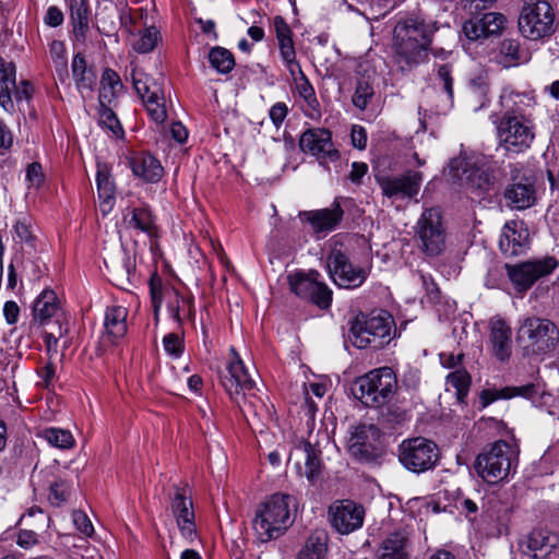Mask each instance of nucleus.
<instances>
[{
  "instance_id": "nucleus-52",
  "label": "nucleus",
  "mask_w": 559,
  "mask_h": 559,
  "mask_svg": "<svg viewBox=\"0 0 559 559\" xmlns=\"http://www.w3.org/2000/svg\"><path fill=\"white\" fill-rule=\"evenodd\" d=\"M372 96L373 88L371 84L367 80H359L356 84L353 104L358 109L364 110L367 108Z\"/></svg>"
},
{
  "instance_id": "nucleus-24",
  "label": "nucleus",
  "mask_w": 559,
  "mask_h": 559,
  "mask_svg": "<svg viewBox=\"0 0 559 559\" xmlns=\"http://www.w3.org/2000/svg\"><path fill=\"white\" fill-rule=\"evenodd\" d=\"M506 23L507 19L502 13L488 12L480 17L465 22L463 31L468 39L477 40L500 33L504 28Z\"/></svg>"
},
{
  "instance_id": "nucleus-47",
  "label": "nucleus",
  "mask_w": 559,
  "mask_h": 559,
  "mask_svg": "<svg viewBox=\"0 0 559 559\" xmlns=\"http://www.w3.org/2000/svg\"><path fill=\"white\" fill-rule=\"evenodd\" d=\"M209 61L211 66L222 74L229 73L235 67L233 53L223 47H214L210 50Z\"/></svg>"
},
{
  "instance_id": "nucleus-4",
  "label": "nucleus",
  "mask_w": 559,
  "mask_h": 559,
  "mask_svg": "<svg viewBox=\"0 0 559 559\" xmlns=\"http://www.w3.org/2000/svg\"><path fill=\"white\" fill-rule=\"evenodd\" d=\"M295 498L275 493L257 510L253 527L261 542L277 538L292 524L290 511Z\"/></svg>"
},
{
  "instance_id": "nucleus-29",
  "label": "nucleus",
  "mask_w": 559,
  "mask_h": 559,
  "mask_svg": "<svg viewBox=\"0 0 559 559\" xmlns=\"http://www.w3.org/2000/svg\"><path fill=\"white\" fill-rule=\"evenodd\" d=\"M128 310L122 306H110L106 308L104 317V337L109 343H116L127 334Z\"/></svg>"
},
{
  "instance_id": "nucleus-32",
  "label": "nucleus",
  "mask_w": 559,
  "mask_h": 559,
  "mask_svg": "<svg viewBox=\"0 0 559 559\" xmlns=\"http://www.w3.org/2000/svg\"><path fill=\"white\" fill-rule=\"evenodd\" d=\"M493 60L503 68L515 67L527 60L526 52L521 49L520 41L513 38H506L493 52Z\"/></svg>"
},
{
  "instance_id": "nucleus-31",
  "label": "nucleus",
  "mask_w": 559,
  "mask_h": 559,
  "mask_svg": "<svg viewBox=\"0 0 559 559\" xmlns=\"http://www.w3.org/2000/svg\"><path fill=\"white\" fill-rule=\"evenodd\" d=\"M72 33L78 41L86 38L90 29V8L87 0H67Z\"/></svg>"
},
{
  "instance_id": "nucleus-61",
  "label": "nucleus",
  "mask_w": 559,
  "mask_h": 559,
  "mask_svg": "<svg viewBox=\"0 0 559 559\" xmlns=\"http://www.w3.org/2000/svg\"><path fill=\"white\" fill-rule=\"evenodd\" d=\"M150 293L152 297V305L154 308L155 318L158 317V311L162 307V283L158 277H152L150 281Z\"/></svg>"
},
{
  "instance_id": "nucleus-63",
  "label": "nucleus",
  "mask_w": 559,
  "mask_h": 559,
  "mask_svg": "<svg viewBox=\"0 0 559 559\" xmlns=\"http://www.w3.org/2000/svg\"><path fill=\"white\" fill-rule=\"evenodd\" d=\"M288 114V108L285 103L278 102L274 104L269 112L270 119L275 127H280Z\"/></svg>"
},
{
  "instance_id": "nucleus-35",
  "label": "nucleus",
  "mask_w": 559,
  "mask_h": 559,
  "mask_svg": "<svg viewBox=\"0 0 559 559\" xmlns=\"http://www.w3.org/2000/svg\"><path fill=\"white\" fill-rule=\"evenodd\" d=\"M96 185L100 199V210L106 214L112 209L116 188L109 168L105 164L97 165Z\"/></svg>"
},
{
  "instance_id": "nucleus-39",
  "label": "nucleus",
  "mask_w": 559,
  "mask_h": 559,
  "mask_svg": "<svg viewBox=\"0 0 559 559\" xmlns=\"http://www.w3.org/2000/svg\"><path fill=\"white\" fill-rule=\"evenodd\" d=\"M71 68L76 88L84 98L85 93L92 92L96 76L92 70L87 69L86 60L82 53H76L73 57Z\"/></svg>"
},
{
  "instance_id": "nucleus-64",
  "label": "nucleus",
  "mask_w": 559,
  "mask_h": 559,
  "mask_svg": "<svg viewBox=\"0 0 559 559\" xmlns=\"http://www.w3.org/2000/svg\"><path fill=\"white\" fill-rule=\"evenodd\" d=\"M353 146L358 150H364L367 145V132L361 126L355 124L350 132Z\"/></svg>"
},
{
  "instance_id": "nucleus-50",
  "label": "nucleus",
  "mask_w": 559,
  "mask_h": 559,
  "mask_svg": "<svg viewBox=\"0 0 559 559\" xmlns=\"http://www.w3.org/2000/svg\"><path fill=\"white\" fill-rule=\"evenodd\" d=\"M469 382V374L463 369L455 370L447 377V384L455 389L459 400H462L467 394Z\"/></svg>"
},
{
  "instance_id": "nucleus-12",
  "label": "nucleus",
  "mask_w": 559,
  "mask_h": 559,
  "mask_svg": "<svg viewBox=\"0 0 559 559\" xmlns=\"http://www.w3.org/2000/svg\"><path fill=\"white\" fill-rule=\"evenodd\" d=\"M231 358L227 365V372L221 379V382L229 394L231 400L242 408V403L247 402L253 405L252 401H248V396H253L254 381L251 379L243 361L239 358L236 350L230 348Z\"/></svg>"
},
{
  "instance_id": "nucleus-42",
  "label": "nucleus",
  "mask_w": 559,
  "mask_h": 559,
  "mask_svg": "<svg viewBox=\"0 0 559 559\" xmlns=\"http://www.w3.org/2000/svg\"><path fill=\"white\" fill-rule=\"evenodd\" d=\"M319 273L311 271L308 274L304 272H296L288 275V283L290 290L300 298L308 299L310 293L313 292L314 284Z\"/></svg>"
},
{
  "instance_id": "nucleus-49",
  "label": "nucleus",
  "mask_w": 559,
  "mask_h": 559,
  "mask_svg": "<svg viewBox=\"0 0 559 559\" xmlns=\"http://www.w3.org/2000/svg\"><path fill=\"white\" fill-rule=\"evenodd\" d=\"M159 37V32L154 26L147 27L140 33L139 38L133 44V47L140 53H147L155 48Z\"/></svg>"
},
{
  "instance_id": "nucleus-30",
  "label": "nucleus",
  "mask_w": 559,
  "mask_h": 559,
  "mask_svg": "<svg viewBox=\"0 0 559 559\" xmlns=\"http://www.w3.org/2000/svg\"><path fill=\"white\" fill-rule=\"evenodd\" d=\"M129 165L136 177L147 182H156L163 176V166L151 154L139 153L129 158Z\"/></svg>"
},
{
  "instance_id": "nucleus-37",
  "label": "nucleus",
  "mask_w": 559,
  "mask_h": 559,
  "mask_svg": "<svg viewBox=\"0 0 559 559\" xmlns=\"http://www.w3.org/2000/svg\"><path fill=\"white\" fill-rule=\"evenodd\" d=\"M15 83V66L0 58V106L8 112L13 111L12 87Z\"/></svg>"
},
{
  "instance_id": "nucleus-16",
  "label": "nucleus",
  "mask_w": 559,
  "mask_h": 559,
  "mask_svg": "<svg viewBox=\"0 0 559 559\" xmlns=\"http://www.w3.org/2000/svg\"><path fill=\"white\" fill-rule=\"evenodd\" d=\"M376 181L382 194L393 202L416 197L420 190L423 174L415 170H407L401 176L380 173L376 175Z\"/></svg>"
},
{
  "instance_id": "nucleus-26",
  "label": "nucleus",
  "mask_w": 559,
  "mask_h": 559,
  "mask_svg": "<svg viewBox=\"0 0 559 559\" xmlns=\"http://www.w3.org/2000/svg\"><path fill=\"white\" fill-rule=\"evenodd\" d=\"M489 342L493 356L504 361L511 355L512 331L509 324L500 317H493L489 321Z\"/></svg>"
},
{
  "instance_id": "nucleus-53",
  "label": "nucleus",
  "mask_w": 559,
  "mask_h": 559,
  "mask_svg": "<svg viewBox=\"0 0 559 559\" xmlns=\"http://www.w3.org/2000/svg\"><path fill=\"white\" fill-rule=\"evenodd\" d=\"M14 233L20 242L33 246L35 240L34 226L29 217L23 216L19 218L14 225Z\"/></svg>"
},
{
  "instance_id": "nucleus-15",
  "label": "nucleus",
  "mask_w": 559,
  "mask_h": 559,
  "mask_svg": "<svg viewBox=\"0 0 559 559\" xmlns=\"http://www.w3.org/2000/svg\"><path fill=\"white\" fill-rule=\"evenodd\" d=\"M447 176L465 189L486 192L493 185L487 169L480 168L467 158L456 157L450 160Z\"/></svg>"
},
{
  "instance_id": "nucleus-28",
  "label": "nucleus",
  "mask_w": 559,
  "mask_h": 559,
  "mask_svg": "<svg viewBox=\"0 0 559 559\" xmlns=\"http://www.w3.org/2000/svg\"><path fill=\"white\" fill-rule=\"evenodd\" d=\"M521 224L518 222H508L504 224L499 246L501 251L508 257H514L523 253L526 248L527 233L519 229Z\"/></svg>"
},
{
  "instance_id": "nucleus-2",
  "label": "nucleus",
  "mask_w": 559,
  "mask_h": 559,
  "mask_svg": "<svg viewBox=\"0 0 559 559\" xmlns=\"http://www.w3.org/2000/svg\"><path fill=\"white\" fill-rule=\"evenodd\" d=\"M519 453L518 444L504 440L495 441L477 455L474 468L488 484L503 481L518 467Z\"/></svg>"
},
{
  "instance_id": "nucleus-7",
  "label": "nucleus",
  "mask_w": 559,
  "mask_h": 559,
  "mask_svg": "<svg viewBox=\"0 0 559 559\" xmlns=\"http://www.w3.org/2000/svg\"><path fill=\"white\" fill-rule=\"evenodd\" d=\"M555 13L548 0H525L519 29L525 38L538 40L554 33Z\"/></svg>"
},
{
  "instance_id": "nucleus-11",
  "label": "nucleus",
  "mask_w": 559,
  "mask_h": 559,
  "mask_svg": "<svg viewBox=\"0 0 559 559\" xmlns=\"http://www.w3.org/2000/svg\"><path fill=\"white\" fill-rule=\"evenodd\" d=\"M130 75L133 87L152 120L158 124L163 123L167 118V111L160 84L136 66H132Z\"/></svg>"
},
{
  "instance_id": "nucleus-21",
  "label": "nucleus",
  "mask_w": 559,
  "mask_h": 559,
  "mask_svg": "<svg viewBox=\"0 0 559 559\" xmlns=\"http://www.w3.org/2000/svg\"><path fill=\"white\" fill-rule=\"evenodd\" d=\"M558 538L547 530H534L524 536L519 547L527 559H552Z\"/></svg>"
},
{
  "instance_id": "nucleus-62",
  "label": "nucleus",
  "mask_w": 559,
  "mask_h": 559,
  "mask_svg": "<svg viewBox=\"0 0 559 559\" xmlns=\"http://www.w3.org/2000/svg\"><path fill=\"white\" fill-rule=\"evenodd\" d=\"M26 180L32 188H39L43 180L44 174L39 163H32L26 169Z\"/></svg>"
},
{
  "instance_id": "nucleus-44",
  "label": "nucleus",
  "mask_w": 559,
  "mask_h": 559,
  "mask_svg": "<svg viewBox=\"0 0 559 559\" xmlns=\"http://www.w3.org/2000/svg\"><path fill=\"white\" fill-rule=\"evenodd\" d=\"M326 539L323 532L310 535L298 552L297 559H324L328 549Z\"/></svg>"
},
{
  "instance_id": "nucleus-43",
  "label": "nucleus",
  "mask_w": 559,
  "mask_h": 559,
  "mask_svg": "<svg viewBox=\"0 0 559 559\" xmlns=\"http://www.w3.org/2000/svg\"><path fill=\"white\" fill-rule=\"evenodd\" d=\"M121 88L122 83L117 72L106 69L100 81L99 105H111Z\"/></svg>"
},
{
  "instance_id": "nucleus-19",
  "label": "nucleus",
  "mask_w": 559,
  "mask_h": 559,
  "mask_svg": "<svg viewBox=\"0 0 559 559\" xmlns=\"http://www.w3.org/2000/svg\"><path fill=\"white\" fill-rule=\"evenodd\" d=\"M299 146L302 152L316 156L320 164L335 162L340 153L334 148L332 134L326 129H310L305 131L299 140Z\"/></svg>"
},
{
  "instance_id": "nucleus-20",
  "label": "nucleus",
  "mask_w": 559,
  "mask_h": 559,
  "mask_svg": "<svg viewBox=\"0 0 559 559\" xmlns=\"http://www.w3.org/2000/svg\"><path fill=\"white\" fill-rule=\"evenodd\" d=\"M288 463L293 464L300 477L305 476L311 484L320 477L321 460L319 452L309 442L300 441L295 445L289 453Z\"/></svg>"
},
{
  "instance_id": "nucleus-23",
  "label": "nucleus",
  "mask_w": 559,
  "mask_h": 559,
  "mask_svg": "<svg viewBox=\"0 0 559 559\" xmlns=\"http://www.w3.org/2000/svg\"><path fill=\"white\" fill-rule=\"evenodd\" d=\"M275 35L278 41L280 55L292 76L300 72V64L296 60V51L293 41V32L283 16L276 15L273 20Z\"/></svg>"
},
{
  "instance_id": "nucleus-46",
  "label": "nucleus",
  "mask_w": 559,
  "mask_h": 559,
  "mask_svg": "<svg viewBox=\"0 0 559 559\" xmlns=\"http://www.w3.org/2000/svg\"><path fill=\"white\" fill-rule=\"evenodd\" d=\"M39 436L50 445L61 450L71 449L75 443L71 431L61 428H46L40 432Z\"/></svg>"
},
{
  "instance_id": "nucleus-17",
  "label": "nucleus",
  "mask_w": 559,
  "mask_h": 559,
  "mask_svg": "<svg viewBox=\"0 0 559 559\" xmlns=\"http://www.w3.org/2000/svg\"><path fill=\"white\" fill-rule=\"evenodd\" d=\"M558 266L555 258L547 257L508 267V275L518 292L527 290L538 278L549 275Z\"/></svg>"
},
{
  "instance_id": "nucleus-51",
  "label": "nucleus",
  "mask_w": 559,
  "mask_h": 559,
  "mask_svg": "<svg viewBox=\"0 0 559 559\" xmlns=\"http://www.w3.org/2000/svg\"><path fill=\"white\" fill-rule=\"evenodd\" d=\"M110 106L99 105V123L110 130L116 136H119L123 134V130Z\"/></svg>"
},
{
  "instance_id": "nucleus-55",
  "label": "nucleus",
  "mask_w": 559,
  "mask_h": 559,
  "mask_svg": "<svg viewBox=\"0 0 559 559\" xmlns=\"http://www.w3.org/2000/svg\"><path fill=\"white\" fill-rule=\"evenodd\" d=\"M163 347L167 355L179 358L185 349L183 340L176 333H168L163 337Z\"/></svg>"
},
{
  "instance_id": "nucleus-14",
  "label": "nucleus",
  "mask_w": 559,
  "mask_h": 559,
  "mask_svg": "<svg viewBox=\"0 0 559 559\" xmlns=\"http://www.w3.org/2000/svg\"><path fill=\"white\" fill-rule=\"evenodd\" d=\"M381 432L372 424H359L352 428L348 438V451L364 463L374 462L382 453Z\"/></svg>"
},
{
  "instance_id": "nucleus-59",
  "label": "nucleus",
  "mask_w": 559,
  "mask_h": 559,
  "mask_svg": "<svg viewBox=\"0 0 559 559\" xmlns=\"http://www.w3.org/2000/svg\"><path fill=\"white\" fill-rule=\"evenodd\" d=\"M32 92L33 87L28 81H21L19 85L15 83V87H12V102L17 105L28 103Z\"/></svg>"
},
{
  "instance_id": "nucleus-54",
  "label": "nucleus",
  "mask_w": 559,
  "mask_h": 559,
  "mask_svg": "<svg viewBox=\"0 0 559 559\" xmlns=\"http://www.w3.org/2000/svg\"><path fill=\"white\" fill-rule=\"evenodd\" d=\"M308 300L312 301L320 308H328L332 301V290L325 284L317 281L313 292L310 293Z\"/></svg>"
},
{
  "instance_id": "nucleus-45",
  "label": "nucleus",
  "mask_w": 559,
  "mask_h": 559,
  "mask_svg": "<svg viewBox=\"0 0 559 559\" xmlns=\"http://www.w3.org/2000/svg\"><path fill=\"white\" fill-rule=\"evenodd\" d=\"M406 537L402 533L391 534L382 545L379 559H406Z\"/></svg>"
},
{
  "instance_id": "nucleus-58",
  "label": "nucleus",
  "mask_w": 559,
  "mask_h": 559,
  "mask_svg": "<svg viewBox=\"0 0 559 559\" xmlns=\"http://www.w3.org/2000/svg\"><path fill=\"white\" fill-rule=\"evenodd\" d=\"M57 323L59 330L58 334L50 332L47 333L45 336V344L47 347V353L49 354L50 358L57 354L59 338H61L69 332L68 325L63 326L59 320L57 321Z\"/></svg>"
},
{
  "instance_id": "nucleus-9",
  "label": "nucleus",
  "mask_w": 559,
  "mask_h": 559,
  "mask_svg": "<svg viewBox=\"0 0 559 559\" xmlns=\"http://www.w3.org/2000/svg\"><path fill=\"white\" fill-rule=\"evenodd\" d=\"M440 457L437 444L424 437L404 440L399 447V460L413 473H424L436 466Z\"/></svg>"
},
{
  "instance_id": "nucleus-22",
  "label": "nucleus",
  "mask_w": 559,
  "mask_h": 559,
  "mask_svg": "<svg viewBox=\"0 0 559 559\" xmlns=\"http://www.w3.org/2000/svg\"><path fill=\"white\" fill-rule=\"evenodd\" d=\"M500 104L503 109L501 117L534 121L533 110L536 106V99L532 93L506 92L500 97Z\"/></svg>"
},
{
  "instance_id": "nucleus-56",
  "label": "nucleus",
  "mask_w": 559,
  "mask_h": 559,
  "mask_svg": "<svg viewBox=\"0 0 559 559\" xmlns=\"http://www.w3.org/2000/svg\"><path fill=\"white\" fill-rule=\"evenodd\" d=\"M116 275L120 278L130 281L135 272V260L127 251L121 252V265L115 267Z\"/></svg>"
},
{
  "instance_id": "nucleus-1",
  "label": "nucleus",
  "mask_w": 559,
  "mask_h": 559,
  "mask_svg": "<svg viewBox=\"0 0 559 559\" xmlns=\"http://www.w3.org/2000/svg\"><path fill=\"white\" fill-rule=\"evenodd\" d=\"M437 23L420 15L401 19L393 29V60L402 72H411L428 61Z\"/></svg>"
},
{
  "instance_id": "nucleus-38",
  "label": "nucleus",
  "mask_w": 559,
  "mask_h": 559,
  "mask_svg": "<svg viewBox=\"0 0 559 559\" xmlns=\"http://www.w3.org/2000/svg\"><path fill=\"white\" fill-rule=\"evenodd\" d=\"M293 78L296 84V91L306 104V116L312 119L320 117V104L317 99L314 88L302 70L300 69V72H297V75Z\"/></svg>"
},
{
  "instance_id": "nucleus-34",
  "label": "nucleus",
  "mask_w": 559,
  "mask_h": 559,
  "mask_svg": "<svg viewBox=\"0 0 559 559\" xmlns=\"http://www.w3.org/2000/svg\"><path fill=\"white\" fill-rule=\"evenodd\" d=\"M537 394V388L534 384H525L520 386H507L500 390L488 389L484 390L480 394V404L485 408L489 404L500 399H511L514 396H524L532 399L533 395Z\"/></svg>"
},
{
  "instance_id": "nucleus-57",
  "label": "nucleus",
  "mask_w": 559,
  "mask_h": 559,
  "mask_svg": "<svg viewBox=\"0 0 559 559\" xmlns=\"http://www.w3.org/2000/svg\"><path fill=\"white\" fill-rule=\"evenodd\" d=\"M72 522L74 526L78 528V531L81 532L83 535L87 537L93 535L94 526L88 516L86 515V513H84L83 511L74 510L72 512Z\"/></svg>"
},
{
  "instance_id": "nucleus-33",
  "label": "nucleus",
  "mask_w": 559,
  "mask_h": 559,
  "mask_svg": "<svg viewBox=\"0 0 559 559\" xmlns=\"http://www.w3.org/2000/svg\"><path fill=\"white\" fill-rule=\"evenodd\" d=\"M122 222L127 228L136 229L148 236H153L156 231L153 215L147 207H127Z\"/></svg>"
},
{
  "instance_id": "nucleus-41",
  "label": "nucleus",
  "mask_w": 559,
  "mask_h": 559,
  "mask_svg": "<svg viewBox=\"0 0 559 559\" xmlns=\"http://www.w3.org/2000/svg\"><path fill=\"white\" fill-rule=\"evenodd\" d=\"M59 308V301L56 293L51 289H45L34 302V320L39 323H44L49 318L53 317L58 312Z\"/></svg>"
},
{
  "instance_id": "nucleus-10",
  "label": "nucleus",
  "mask_w": 559,
  "mask_h": 559,
  "mask_svg": "<svg viewBox=\"0 0 559 559\" xmlns=\"http://www.w3.org/2000/svg\"><path fill=\"white\" fill-rule=\"evenodd\" d=\"M419 248L427 255L436 257L445 247V227L439 207L426 209L415 226Z\"/></svg>"
},
{
  "instance_id": "nucleus-48",
  "label": "nucleus",
  "mask_w": 559,
  "mask_h": 559,
  "mask_svg": "<svg viewBox=\"0 0 559 559\" xmlns=\"http://www.w3.org/2000/svg\"><path fill=\"white\" fill-rule=\"evenodd\" d=\"M72 492L71 484L63 477H56L49 485L48 500L55 507L68 502Z\"/></svg>"
},
{
  "instance_id": "nucleus-18",
  "label": "nucleus",
  "mask_w": 559,
  "mask_h": 559,
  "mask_svg": "<svg viewBox=\"0 0 559 559\" xmlns=\"http://www.w3.org/2000/svg\"><path fill=\"white\" fill-rule=\"evenodd\" d=\"M365 510L352 500L335 501L328 511L331 526L340 534H350L364 523Z\"/></svg>"
},
{
  "instance_id": "nucleus-40",
  "label": "nucleus",
  "mask_w": 559,
  "mask_h": 559,
  "mask_svg": "<svg viewBox=\"0 0 559 559\" xmlns=\"http://www.w3.org/2000/svg\"><path fill=\"white\" fill-rule=\"evenodd\" d=\"M509 203L518 210H524L532 206L535 202V189L532 183H513L504 192Z\"/></svg>"
},
{
  "instance_id": "nucleus-60",
  "label": "nucleus",
  "mask_w": 559,
  "mask_h": 559,
  "mask_svg": "<svg viewBox=\"0 0 559 559\" xmlns=\"http://www.w3.org/2000/svg\"><path fill=\"white\" fill-rule=\"evenodd\" d=\"M452 70L449 64H441L438 68L437 76L442 83L443 90L448 94L449 98L453 97V79Z\"/></svg>"
},
{
  "instance_id": "nucleus-27",
  "label": "nucleus",
  "mask_w": 559,
  "mask_h": 559,
  "mask_svg": "<svg viewBox=\"0 0 559 559\" xmlns=\"http://www.w3.org/2000/svg\"><path fill=\"white\" fill-rule=\"evenodd\" d=\"M343 215L344 211L337 199L331 209L306 211L300 214L301 218L308 222L316 233L333 230L342 221Z\"/></svg>"
},
{
  "instance_id": "nucleus-25",
  "label": "nucleus",
  "mask_w": 559,
  "mask_h": 559,
  "mask_svg": "<svg viewBox=\"0 0 559 559\" xmlns=\"http://www.w3.org/2000/svg\"><path fill=\"white\" fill-rule=\"evenodd\" d=\"M171 510L181 535L189 542H193L197 538V530L192 501L178 488L176 489L175 496L171 500Z\"/></svg>"
},
{
  "instance_id": "nucleus-6",
  "label": "nucleus",
  "mask_w": 559,
  "mask_h": 559,
  "mask_svg": "<svg viewBox=\"0 0 559 559\" xmlns=\"http://www.w3.org/2000/svg\"><path fill=\"white\" fill-rule=\"evenodd\" d=\"M516 340L532 354H545L557 346L559 332L556 325L543 318L527 317L520 320Z\"/></svg>"
},
{
  "instance_id": "nucleus-5",
  "label": "nucleus",
  "mask_w": 559,
  "mask_h": 559,
  "mask_svg": "<svg viewBox=\"0 0 559 559\" xmlns=\"http://www.w3.org/2000/svg\"><path fill=\"white\" fill-rule=\"evenodd\" d=\"M396 384V376L392 368L382 367L358 378L353 393L367 407H379L390 400Z\"/></svg>"
},
{
  "instance_id": "nucleus-8",
  "label": "nucleus",
  "mask_w": 559,
  "mask_h": 559,
  "mask_svg": "<svg viewBox=\"0 0 559 559\" xmlns=\"http://www.w3.org/2000/svg\"><path fill=\"white\" fill-rule=\"evenodd\" d=\"M535 129L534 121L501 117L497 123L499 146L509 155L525 153L534 143Z\"/></svg>"
},
{
  "instance_id": "nucleus-13",
  "label": "nucleus",
  "mask_w": 559,
  "mask_h": 559,
  "mask_svg": "<svg viewBox=\"0 0 559 559\" xmlns=\"http://www.w3.org/2000/svg\"><path fill=\"white\" fill-rule=\"evenodd\" d=\"M326 266L332 281L341 288H357L365 283L369 274L367 267L354 265L348 257L337 248H333L329 253Z\"/></svg>"
},
{
  "instance_id": "nucleus-3",
  "label": "nucleus",
  "mask_w": 559,
  "mask_h": 559,
  "mask_svg": "<svg viewBox=\"0 0 559 559\" xmlns=\"http://www.w3.org/2000/svg\"><path fill=\"white\" fill-rule=\"evenodd\" d=\"M395 334V323L385 310L372 311L368 316H359L350 328L349 338L358 348H382Z\"/></svg>"
},
{
  "instance_id": "nucleus-36",
  "label": "nucleus",
  "mask_w": 559,
  "mask_h": 559,
  "mask_svg": "<svg viewBox=\"0 0 559 559\" xmlns=\"http://www.w3.org/2000/svg\"><path fill=\"white\" fill-rule=\"evenodd\" d=\"M119 16V8L114 0L97 1L95 19L102 34L110 35L117 27Z\"/></svg>"
}]
</instances>
